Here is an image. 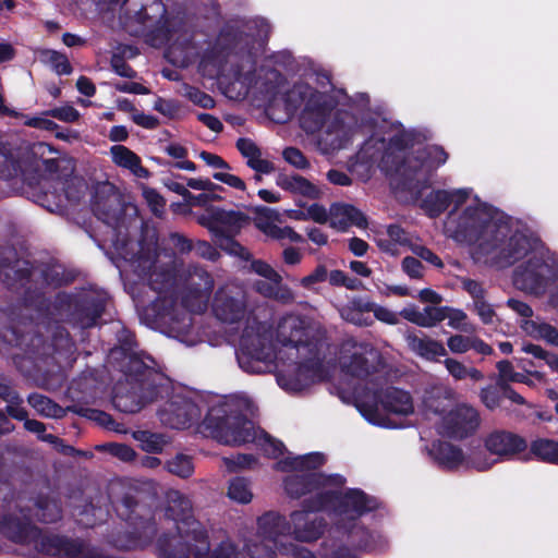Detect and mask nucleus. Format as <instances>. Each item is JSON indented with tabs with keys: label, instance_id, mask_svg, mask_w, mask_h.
Instances as JSON below:
<instances>
[{
	"label": "nucleus",
	"instance_id": "26",
	"mask_svg": "<svg viewBox=\"0 0 558 558\" xmlns=\"http://www.w3.org/2000/svg\"><path fill=\"white\" fill-rule=\"evenodd\" d=\"M485 448L496 456L498 461L511 460L527 447L524 438L509 432L497 429L489 433L484 440Z\"/></svg>",
	"mask_w": 558,
	"mask_h": 558
},
{
	"label": "nucleus",
	"instance_id": "39",
	"mask_svg": "<svg viewBox=\"0 0 558 558\" xmlns=\"http://www.w3.org/2000/svg\"><path fill=\"white\" fill-rule=\"evenodd\" d=\"M520 326L523 331L532 338L542 339L558 347V329L539 317L535 319H523Z\"/></svg>",
	"mask_w": 558,
	"mask_h": 558
},
{
	"label": "nucleus",
	"instance_id": "38",
	"mask_svg": "<svg viewBox=\"0 0 558 558\" xmlns=\"http://www.w3.org/2000/svg\"><path fill=\"white\" fill-rule=\"evenodd\" d=\"M434 460L445 469H454L464 463V456L458 447L449 442L434 444L430 449Z\"/></svg>",
	"mask_w": 558,
	"mask_h": 558
},
{
	"label": "nucleus",
	"instance_id": "17",
	"mask_svg": "<svg viewBox=\"0 0 558 558\" xmlns=\"http://www.w3.org/2000/svg\"><path fill=\"white\" fill-rule=\"evenodd\" d=\"M93 211L96 217L104 221L108 227L112 229L111 242L117 253L132 267V259L143 254L142 248H147L142 243L131 242L126 239H119L121 234L120 219L122 215V208L119 195L113 191L111 185H104L98 189L95 193L93 201Z\"/></svg>",
	"mask_w": 558,
	"mask_h": 558
},
{
	"label": "nucleus",
	"instance_id": "37",
	"mask_svg": "<svg viewBox=\"0 0 558 558\" xmlns=\"http://www.w3.org/2000/svg\"><path fill=\"white\" fill-rule=\"evenodd\" d=\"M371 301L354 298L339 308L342 319L356 326H371L373 320L366 314L371 313Z\"/></svg>",
	"mask_w": 558,
	"mask_h": 558
},
{
	"label": "nucleus",
	"instance_id": "28",
	"mask_svg": "<svg viewBox=\"0 0 558 558\" xmlns=\"http://www.w3.org/2000/svg\"><path fill=\"white\" fill-rule=\"evenodd\" d=\"M405 341L413 353L427 361H437L438 357L447 355V350L441 342L423 333L408 332Z\"/></svg>",
	"mask_w": 558,
	"mask_h": 558
},
{
	"label": "nucleus",
	"instance_id": "19",
	"mask_svg": "<svg viewBox=\"0 0 558 558\" xmlns=\"http://www.w3.org/2000/svg\"><path fill=\"white\" fill-rule=\"evenodd\" d=\"M248 218L240 211H227L220 208L210 210L207 217L199 219L214 235L216 244L229 254L250 259V252L233 240L234 234L247 223Z\"/></svg>",
	"mask_w": 558,
	"mask_h": 558
},
{
	"label": "nucleus",
	"instance_id": "24",
	"mask_svg": "<svg viewBox=\"0 0 558 558\" xmlns=\"http://www.w3.org/2000/svg\"><path fill=\"white\" fill-rule=\"evenodd\" d=\"M205 408H207V404L202 399L193 400L177 395L166 402L158 414L162 424L180 429L198 422L202 410Z\"/></svg>",
	"mask_w": 558,
	"mask_h": 558
},
{
	"label": "nucleus",
	"instance_id": "18",
	"mask_svg": "<svg viewBox=\"0 0 558 558\" xmlns=\"http://www.w3.org/2000/svg\"><path fill=\"white\" fill-rule=\"evenodd\" d=\"M106 301V294L97 292H84L75 296L58 294L53 307L59 319L88 328L101 316Z\"/></svg>",
	"mask_w": 558,
	"mask_h": 558
},
{
	"label": "nucleus",
	"instance_id": "9",
	"mask_svg": "<svg viewBox=\"0 0 558 558\" xmlns=\"http://www.w3.org/2000/svg\"><path fill=\"white\" fill-rule=\"evenodd\" d=\"M162 376L138 357H131L123 379L113 388L112 402L124 413H136L165 390Z\"/></svg>",
	"mask_w": 558,
	"mask_h": 558
},
{
	"label": "nucleus",
	"instance_id": "5",
	"mask_svg": "<svg viewBox=\"0 0 558 558\" xmlns=\"http://www.w3.org/2000/svg\"><path fill=\"white\" fill-rule=\"evenodd\" d=\"M252 401L244 396H231L217 401L207 409L202 422V432L220 444L241 446L254 441L268 457L277 458L283 452V444L263 430H256L247 418L253 413Z\"/></svg>",
	"mask_w": 558,
	"mask_h": 558
},
{
	"label": "nucleus",
	"instance_id": "43",
	"mask_svg": "<svg viewBox=\"0 0 558 558\" xmlns=\"http://www.w3.org/2000/svg\"><path fill=\"white\" fill-rule=\"evenodd\" d=\"M531 453L547 463L558 464V441L547 438H539L532 441Z\"/></svg>",
	"mask_w": 558,
	"mask_h": 558
},
{
	"label": "nucleus",
	"instance_id": "22",
	"mask_svg": "<svg viewBox=\"0 0 558 558\" xmlns=\"http://www.w3.org/2000/svg\"><path fill=\"white\" fill-rule=\"evenodd\" d=\"M39 170L45 179L57 181L61 185L60 189L69 201L76 202L81 198L86 186L82 179L73 177L75 165L72 158L66 156L45 158Z\"/></svg>",
	"mask_w": 558,
	"mask_h": 558
},
{
	"label": "nucleus",
	"instance_id": "23",
	"mask_svg": "<svg viewBox=\"0 0 558 558\" xmlns=\"http://www.w3.org/2000/svg\"><path fill=\"white\" fill-rule=\"evenodd\" d=\"M122 13L126 20L149 26L156 24L161 39L169 40L172 35L168 28L167 9L161 0H125Z\"/></svg>",
	"mask_w": 558,
	"mask_h": 558
},
{
	"label": "nucleus",
	"instance_id": "11",
	"mask_svg": "<svg viewBox=\"0 0 558 558\" xmlns=\"http://www.w3.org/2000/svg\"><path fill=\"white\" fill-rule=\"evenodd\" d=\"M291 526L287 518L277 513L268 512L258 519V534L256 539H251L245 544L246 554L234 548L244 557L269 558L277 551L287 558H315V556L304 547L290 543H283L286 535L290 533Z\"/></svg>",
	"mask_w": 558,
	"mask_h": 558
},
{
	"label": "nucleus",
	"instance_id": "10",
	"mask_svg": "<svg viewBox=\"0 0 558 558\" xmlns=\"http://www.w3.org/2000/svg\"><path fill=\"white\" fill-rule=\"evenodd\" d=\"M465 206L454 207L445 222L446 233L461 243H477L490 239L499 220L493 207L476 197L468 198Z\"/></svg>",
	"mask_w": 558,
	"mask_h": 558
},
{
	"label": "nucleus",
	"instance_id": "1",
	"mask_svg": "<svg viewBox=\"0 0 558 558\" xmlns=\"http://www.w3.org/2000/svg\"><path fill=\"white\" fill-rule=\"evenodd\" d=\"M143 254L132 259V269L146 278L158 296L151 303L156 324L168 337L187 347L201 341L191 313H202L214 288V278L199 266H189L179 274V259L169 248H142Z\"/></svg>",
	"mask_w": 558,
	"mask_h": 558
},
{
	"label": "nucleus",
	"instance_id": "58",
	"mask_svg": "<svg viewBox=\"0 0 558 558\" xmlns=\"http://www.w3.org/2000/svg\"><path fill=\"white\" fill-rule=\"evenodd\" d=\"M143 195L151 211L156 216H161L166 205L163 197L153 189H144Z\"/></svg>",
	"mask_w": 558,
	"mask_h": 558
},
{
	"label": "nucleus",
	"instance_id": "50",
	"mask_svg": "<svg viewBox=\"0 0 558 558\" xmlns=\"http://www.w3.org/2000/svg\"><path fill=\"white\" fill-rule=\"evenodd\" d=\"M167 470L182 478H186L192 475L194 465L189 456L177 454L173 459L167 462Z\"/></svg>",
	"mask_w": 558,
	"mask_h": 558
},
{
	"label": "nucleus",
	"instance_id": "13",
	"mask_svg": "<svg viewBox=\"0 0 558 558\" xmlns=\"http://www.w3.org/2000/svg\"><path fill=\"white\" fill-rule=\"evenodd\" d=\"M111 493L114 495L112 505L117 514L134 526L132 533L138 534L136 537H131L126 541L121 538L114 539V546L129 550L148 544L156 533V526L153 521L151 510L142 501V493L134 487H124L122 485L112 486Z\"/></svg>",
	"mask_w": 558,
	"mask_h": 558
},
{
	"label": "nucleus",
	"instance_id": "2",
	"mask_svg": "<svg viewBox=\"0 0 558 558\" xmlns=\"http://www.w3.org/2000/svg\"><path fill=\"white\" fill-rule=\"evenodd\" d=\"M325 333L323 325L308 316L288 314L279 320L276 331L266 322L248 318L236 359L246 373L262 374L271 369L278 343L295 350L299 361L293 374L281 373L277 380L288 391H301L317 373L319 345Z\"/></svg>",
	"mask_w": 558,
	"mask_h": 558
},
{
	"label": "nucleus",
	"instance_id": "16",
	"mask_svg": "<svg viewBox=\"0 0 558 558\" xmlns=\"http://www.w3.org/2000/svg\"><path fill=\"white\" fill-rule=\"evenodd\" d=\"M558 280V254L543 245L513 270V284L521 291L541 296Z\"/></svg>",
	"mask_w": 558,
	"mask_h": 558
},
{
	"label": "nucleus",
	"instance_id": "27",
	"mask_svg": "<svg viewBox=\"0 0 558 558\" xmlns=\"http://www.w3.org/2000/svg\"><path fill=\"white\" fill-rule=\"evenodd\" d=\"M471 190L461 189L454 191L445 190H433L426 196L421 199V208L425 214L435 218L440 216L450 205L454 204V207H462L468 201Z\"/></svg>",
	"mask_w": 558,
	"mask_h": 558
},
{
	"label": "nucleus",
	"instance_id": "33",
	"mask_svg": "<svg viewBox=\"0 0 558 558\" xmlns=\"http://www.w3.org/2000/svg\"><path fill=\"white\" fill-rule=\"evenodd\" d=\"M276 184L291 194L301 195L308 199L320 197V190L306 178L299 174L279 173L276 178Z\"/></svg>",
	"mask_w": 558,
	"mask_h": 558
},
{
	"label": "nucleus",
	"instance_id": "54",
	"mask_svg": "<svg viewBox=\"0 0 558 558\" xmlns=\"http://www.w3.org/2000/svg\"><path fill=\"white\" fill-rule=\"evenodd\" d=\"M183 95L187 99H190L193 104H195L202 108L210 109V108L215 107L214 98L211 96H209L208 94L199 90L196 87L186 85L184 87Z\"/></svg>",
	"mask_w": 558,
	"mask_h": 558
},
{
	"label": "nucleus",
	"instance_id": "41",
	"mask_svg": "<svg viewBox=\"0 0 558 558\" xmlns=\"http://www.w3.org/2000/svg\"><path fill=\"white\" fill-rule=\"evenodd\" d=\"M36 58L45 65L51 68L58 75H69L72 66L65 54L52 49H39Z\"/></svg>",
	"mask_w": 558,
	"mask_h": 558
},
{
	"label": "nucleus",
	"instance_id": "52",
	"mask_svg": "<svg viewBox=\"0 0 558 558\" xmlns=\"http://www.w3.org/2000/svg\"><path fill=\"white\" fill-rule=\"evenodd\" d=\"M69 411L80 414L82 416H86L90 420L96 421L99 425L110 427L113 423L111 416L102 411L84 408L81 405H72L68 408Z\"/></svg>",
	"mask_w": 558,
	"mask_h": 558
},
{
	"label": "nucleus",
	"instance_id": "4",
	"mask_svg": "<svg viewBox=\"0 0 558 558\" xmlns=\"http://www.w3.org/2000/svg\"><path fill=\"white\" fill-rule=\"evenodd\" d=\"M166 515L177 523L178 535L158 541L159 558H244L229 539L210 550L205 529L192 515L191 500L179 490L168 492Z\"/></svg>",
	"mask_w": 558,
	"mask_h": 558
},
{
	"label": "nucleus",
	"instance_id": "44",
	"mask_svg": "<svg viewBox=\"0 0 558 558\" xmlns=\"http://www.w3.org/2000/svg\"><path fill=\"white\" fill-rule=\"evenodd\" d=\"M28 403L38 414L46 417L60 418L63 417L65 413L59 404L39 393L29 395Z\"/></svg>",
	"mask_w": 558,
	"mask_h": 558
},
{
	"label": "nucleus",
	"instance_id": "56",
	"mask_svg": "<svg viewBox=\"0 0 558 558\" xmlns=\"http://www.w3.org/2000/svg\"><path fill=\"white\" fill-rule=\"evenodd\" d=\"M473 311L480 317L481 322L485 325L493 324L496 318V313L490 303L485 299L473 304Z\"/></svg>",
	"mask_w": 558,
	"mask_h": 558
},
{
	"label": "nucleus",
	"instance_id": "35",
	"mask_svg": "<svg viewBox=\"0 0 558 558\" xmlns=\"http://www.w3.org/2000/svg\"><path fill=\"white\" fill-rule=\"evenodd\" d=\"M111 158L114 165L129 170L135 177L147 179L149 171L142 166L141 158L130 148L123 145H114L110 148Z\"/></svg>",
	"mask_w": 558,
	"mask_h": 558
},
{
	"label": "nucleus",
	"instance_id": "34",
	"mask_svg": "<svg viewBox=\"0 0 558 558\" xmlns=\"http://www.w3.org/2000/svg\"><path fill=\"white\" fill-rule=\"evenodd\" d=\"M453 390L447 386H435L426 391L423 400L426 415H437L440 418L446 415L451 404Z\"/></svg>",
	"mask_w": 558,
	"mask_h": 558
},
{
	"label": "nucleus",
	"instance_id": "57",
	"mask_svg": "<svg viewBox=\"0 0 558 558\" xmlns=\"http://www.w3.org/2000/svg\"><path fill=\"white\" fill-rule=\"evenodd\" d=\"M251 269L257 274L258 276L267 279L279 281L281 280V275L276 271L269 264L260 259H254L251 263Z\"/></svg>",
	"mask_w": 558,
	"mask_h": 558
},
{
	"label": "nucleus",
	"instance_id": "30",
	"mask_svg": "<svg viewBox=\"0 0 558 558\" xmlns=\"http://www.w3.org/2000/svg\"><path fill=\"white\" fill-rule=\"evenodd\" d=\"M235 146L242 157L246 159V166L255 172L269 174L275 171L274 163L263 157L262 149L251 138L241 137L236 141Z\"/></svg>",
	"mask_w": 558,
	"mask_h": 558
},
{
	"label": "nucleus",
	"instance_id": "64",
	"mask_svg": "<svg viewBox=\"0 0 558 558\" xmlns=\"http://www.w3.org/2000/svg\"><path fill=\"white\" fill-rule=\"evenodd\" d=\"M386 235L392 240V242L401 247L409 246L411 244V239L409 234L397 225H391L387 228Z\"/></svg>",
	"mask_w": 558,
	"mask_h": 558
},
{
	"label": "nucleus",
	"instance_id": "31",
	"mask_svg": "<svg viewBox=\"0 0 558 558\" xmlns=\"http://www.w3.org/2000/svg\"><path fill=\"white\" fill-rule=\"evenodd\" d=\"M446 310L447 307L437 306H426L418 310L415 305H409L399 315L420 327L430 328L446 319Z\"/></svg>",
	"mask_w": 558,
	"mask_h": 558
},
{
	"label": "nucleus",
	"instance_id": "53",
	"mask_svg": "<svg viewBox=\"0 0 558 558\" xmlns=\"http://www.w3.org/2000/svg\"><path fill=\"white\" fill-rule=\"evenodd\" d=\"M446 318H448V325L453 329H458L464 332L474 330V327L466 322V314L461 310L447 307Z\"/></svg>",
	"mask_w": 558,
	"mask_h": 558
},
{
	"label": "nucleus",
	"instance_id": "12",
	"mask_svg": "<svg viewBox=\"0 0 558 558\" xmlns=\"http://www.w3.org/2000/svg\"><path fill=\"white\" fill-rule=\"evenodd\" d=\"M332 99L320 92H316L307 99L300 114V125L306 133H315L326 128L328 135H335L331 144L343 147L354 136L359 129L353 128V118L348 113H335Z\"/></svg>",
	"mask_w": 558,
	"mask_h": 558
},
{
	"label": "nucleus",
	"instance_id": "61",
	"mask_svg": "<svg viewBox=\"0 0 558 558\" xmlns=\"http://www.w3.org/2000/svg\"><path fill=\"white\" fill-rule=\"evenodd\" d=\"M213 178L239 191H245L246 189L245 182L240 177L229 173L228 170L217 171L213 174Z\"/></svg>",
	"mask_w": 558,
	"mask_h": 558
},
{
	"label": "nucleus",
	"instance_id": "42",
	"mask_svg": "<svg viewBox=\"0 0 558 558\" xmlns=\"http://www.w3.org/2000/svg\"><path fill=\"white\" fill-rule=\"evenodd\" d=\"M444 365L449 375L454 380L470 379L473 383H477L484 378V375L480 369L466 366L465 364L453 357H447L444 361Z\"/></svg>",
	"mask_w": 558,
	"mask_h": 558
},
{
	"label": "nucleus",
	"instance_id": "63",
	"mask_svg": "<svg viewBox=\"0 0 558 558\" xmlns=\"http://www.w3.org/2000/svg\"><path fill=\"white\" fill-rule=\"evenodd\" d=\"M402 270L412 279H421L424 267L417 258L407 256L402 260Z\"/></svg>",
	"mask_w": 558,
	"mask_h": 558
},
{
	"label": "nucleus",
	"instance_id": "7",
	"mask_svg": "<svg viewBox=\"0 0 558 558\" xmlns=\"http://www.w3.org/2000/svg\"><path fill=\"white\" fill-rule=\"evenodd\" d=\"M490 239L475 246L473 256L477 262L505 268L522 263L545 245L529 230L500 221Z\"/></svg>",
	"mask_w": 558,
	"mask_h": 558
},
{
	"label": "nucleus",
	"instance_id": "14",
	"mask_svg": "<svg viewBox=\"0 0 558 558\" xmlns=\"http://www.w3.org/2000/svg\"><path fill=\"white\" fill-rule=\"evenodd\" d=\"M339 364L347 376L359 380L360 387L353 391L356 403L357 392H368L379 383L384 360L381 353L371 343L350 338L341 344Z\"/></svg>",
	"mask_w": 558,
	"mask_h": 558
},
{
	"label": "nucleus",
	"instance_id": "3",
	"mask_svg": "<svg viewBox=\"0 0 558 558\" xmlns=\"http://www.w3.org/2000/svg\"><path fill=\"white\" fill-rule=\"evenodd\" d=\"M325 462L322 453L313 452L305 456L287 457L276 463V469L282 472L296 471L286 478L284 487L293 498H300L306 494H315L313 501H338L335 509L337 525L333 531L337 537L328 545L330 558H356L349 546L371 550L373 534L356 523V520L374 510L377 506L374 498L368 497L360 489H348L341 494L340 488L345 478L341 475L326 476L313 472Z\"/></svg>",
	"mask_w": 558,
	"mask_h": 558
},
{
	"label": "nucleus",
	"instance_id": "21",
	"mask_svg": "<svg viewBox=\"0 0 558 558\" xmlns=\"http://www.w3.org/2000/svg\"><path fill=\"white\" fill-rule=\"evenodd\" d=\"M338 501H304V510L293 511L290 514V520L287 522L290 524V533L286 535V538L293 536L300 542H313L319 538L325 529V521L315 511L319 510H332L335 512Z\"/></svg>",
	"mask_w": 558,
	"mask_h": 558
},
{
	"label": "nucleus",
	"instance_id": "48",
	"mask_svg": "<svg viewBox=\"0 0 558 558\" xmlns=\"http://www.w3.org/2000/svg\"><path fill=\"white\" fill-rule=\"evenodd\" d=\"M228 497L239 504H248L253 498L248 482L242 477L231 480L228 487Z\"/></svg>",
	"mask_w": 558,
	"mask_h": 558
},
{
	"label": "nucleus",
	"instance_id": "20",
	"mask_svg": "<svg viewBox=\"0 0 558 558\" xmlns=\"http://www.w3.org/2000/svg\"><path fill=\"white\" fill-rule=\"evenodd\" d=\"M213 312L219 320L227 324L248 319L252 308L245 288L235 282L220 287L214 296Z\"/></svg>",
	"mask_w": 558,
	"mask_h": 558
},
{
	"label": "nucleus",
	"instance_id": "29",
	"mask_svg": "<svg viewBox=\"0 0 558 558\" xmlns=\"http://www.w3.org/2000/svg\"><path fill=\"white\" fill-rule=\"evenodd\" d=\"M330 226L338 230H345L350 226L365 228L366 217L361 210L349 204H333L330 207Z\"/></svg>",
	"mask_w": 558,
	"mask_h": 558
},
{
	"label": "nucleus",
	"instance_id": "51",
	"mask_svg": "<svg viewBox=\"0 0 558 558\" xmlns=\"http://www.w3.org/2000/svg\"><path fill=\"white\" fill-rule=\"evenodd\" d=\"M461 288L471 296L473 304L485 299L487 290L484 284L471 278L461 277L459 278Z\"/></svg>",
	"mask_w": 558,
	"mask_h": 558
},
{
	"label": "nucleus",
	"instance_id": "15",
	"mask_svg": "<svg viewBox=\"0 0 558 558\" xmlns=\"http://www.w3.org/2000/svg\"><path fill=\"white\" fill-rule=\"evenodd\" d=\"M355 407L372 424L388 426L386 414L408 416L414 412L412 397L408 391L395 388H384L379 381L368 392L356 395Z\"/></svg>",
	"mask_w": 558,
	"mask_h": 558
},
{
	"label": "nucleus",
	"instance_id": "59",
	"mask_svg": "<svg viewBox=\"0 0 558 558\" xmlns=\"http://www.w3.org/2000/svg\"><path fill=\"white\" fill-rule=\"evenodd\" d=\"M371 312L374 314L376 319L388 325H397L399 323V315L388 307L378 305L373 302H371Z\"/></svg>",
	"mask_w": 558,
	"mask_h": 558
},
{
	"label": "nucleus",
	"instance_id": "8",
	"mask_svg": "<svg viewBox=\"0 0 558 558\" xmlns=\"http://www.w3.org/2000/svg\"><path fill=\"white\" fill-rule=\"evenodd\" d=\"M21 515H4L0 522L1 532L11 541L26 545L36 553L50 558H93V547L57 535H43L40 530L32 525L29 518L20 510Z\"/></svg>",
	"mask_w": 558,
	"mask_h": 558
},
{
	"label": "nucleus",
	"instance_id": "62",
	"mask_svg": "<svg viewBox=\"0 0 558 558\" xmlns=\"http://www.w3.org/2000/svg\"><path fill=\"white\" fill-rule=\"evenodd\" d=\"M168 246L177 253L185 254L193 250L192 242L180 233H171L168 238Z\"/></svg>",
	"mask_w": 558,
	"mask_h": 558
},
{
	"label": "nucleus",
	"instance_id": "55",
	"mask_svg": "<svg viewBox=\"0 0 558 558\" xmlns=\"http://www.w3.org/2000/svg\"><path fill=\"white\" fill-rule=\"evenodd\" d=\"M44 114L66 123L75 122L80 118V112L70 105L47 110Z\"/></svg>",
	"mask_w": 558,
	"mask_h": 558
},
{
	"label": "nucleus",
	"instance_id": "25",
	"mask_svg": "<svg viewBox=\"0 0 558 558\" xmlns=\"http://www.w3.org/2000/svg\"><path fill=\"white\" fill-rule=\"evenodd\" d=\"M478 424L477 411L470 405L461 404L441 417L438 432L448 437L464 438L474 433Z\"/></svg>",
	"mask_w": 558,
	"mask_h": 558
},
{
	"label": "nucleus",
	"instance_id": "36",
	"mask_svg": "<svg viewBox=\"0 0 558 558\" xmlns=\"http://www.w3.org/2000/svg\"><path fill=\"white\" fill-rule=\"evenodd\" d=\"M254 290L264 298L275 300L282 304H291L295 300V294L290 287L282 283V279L274 280H256L253 283Z\"/></svg>",
	"mask_w": 558,
	"mask_h": 558
},
{
	"label": "nucleus",
	"instance_id": "6",
	"mask_svg": "<svg viewBox=\"0 0 558 558\" xmlns=\"http://www.w3.org/2000/svg\"><path fill=\"white\" fill-rule=\"evenodd\" d=\"M410 142L411 135L404 131H393L388 136L376 132L364 142L360 156L368 161H379L387 171L417 181L448 159V154L440 146H426L417 149L415 155L409 154Z\"/></svg>",
	"mask_w": 558,
	"mask_h": 558
},
{
	"label": "nucleus",
	"instance_id": "32",
	"mask_svg": "<svg viewBox=\"0 0 558 558\" xmlns=\"http://www.w3.org/2000/svg\"><path fill=\"white\" fill-rule=\"evenodd\" d=\"M278 218V214L269 208H262L256 219V226L268 236L276 240L289 239L291 242H301L302 236L290 227H279L272 220Z\"/></svg>",
	"mask_w": 558,
	"mask_h": 558
},
{
	"label": "nucleus",
	"instance_id": "46",
	"mask_svg": "<svg viewBox=\"0 0 558 558\" xmlns=\"http://www.w3.org/2000/svg\"><path fill=\"white\" fill-rule=\"evenodd\" d=\"M24 427L26 430L34 433L38 436L43 441L50 442L54 445L58 450L64 454H70L74 451V448L71 446L63 445L62 441L52 434H46V426L44 423L36 420H25Z\"/></svg>",
	"mask_w": 558,
	"mask_h": 558
},
{
	"label": "nucleus",
	"instance_id": "49",
	"mask_svg": "<svg viewBox=\"0 0 558 558\" xmlns=\"http://www.w3.org/2000/svg\"><path fill=\"white\" fill-rule=\"evenodd\" d=\"M522 351L527 354H531L535 360H537L536 366H541L543 363L548 365V367L558 373V356L555 353L548 352L542 347L533 343H527L522 347Z\"/></svg>",
	"mask_w": 558,
	"mask_h": 558
},
{
	"label": "nucleus",
	"instance_id": "47",
	"mask_svg": "<svg viewBox=\"0 0 558 558\" xmlns=\"http://www.w3.org/2000/svg\"><path fill=\"white\" fill-rule=\"evenodd\" d=\"M35 515L45 523L56 522L61 518V509L53 499L40 497L35 502Z\"/></svg>",
	"mask_w": 558,
	"mask_h": 558
},
{
	"label": "nucleus",
	"instance_id": "40",
	"mask_svg": "<svg viewBox=\"0 0 558 558\" xmlns=\"http://www.w3.org/2000/svg\"><path fill=\"white\" fill-rule=\"evenodd\" d=\"M317 90L305 83H296L284 92L281 99L284 104V110L288 114H294L301 106Z\"/></svg>",
	"mask_w": 558,
	"mask_h": 558
},
{
	"label": "nucleus",
	"instance_id": "45",
	"mask_svg": "<svg viewBox=\"0 0 558 558\" xmlns=\"http://www.w3.org/2000/svg\"><path fill=\"white\" fill-rule=\"evenodd\" d=\"M133 437L140 442L143 450L153 453L161 452L169 442V438L166 435L149 430L134 432Z\"/></svg>",
	"mask_w": 558,
	"mask_h": 558
},
{
	"label": "nucleus",
	"instance_id": "60",
	"mask_svg": "<svg viewBox=\"0 0 558 558\" xmlns=\"http://www.w3.org/2000/svg\"><path fill=\"white\" fill-rule=\"evenodd\" d=\"M282 156L287 162L298 169H306L310 166L303 153L294 147H288L283 150Z\"/></svg>",
	"mask_w": 558,
	"mask_h": 558
}]
</instances>
